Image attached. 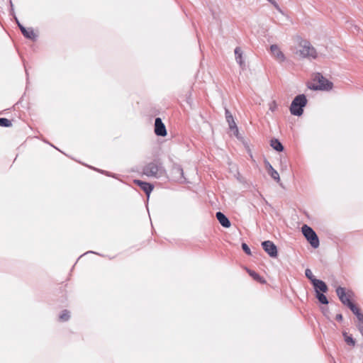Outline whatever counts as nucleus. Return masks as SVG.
Returning a JSON list of instances; mask_svg holds the SVG:
<instances>
[{"label":"nucleus","mask_w":363,"mask_h":363,"mask_svg":"<svg viewBox=\"0 0 363 363\" xmlns=\"http://www.w3.org/2000/svg\"><path fill=\"white\" fill-rule=\"evenodd\" d=\"M306 277L311 281V284H313V280H316L317 279L313 276L311 270L310 269H306L305 270Z\"/></svg>","instance_id":"obj_24"},{"label":"nucleus","mask_w":363,"mask_h":363,"mask_svg":"<svg viewBox=\"0 0 363 363\" xmlns=\"http://www.w3.org/2000/svg\"><path fill=\"white\" fill-rule=\"evenodd\" d=\"M15 20L18 24L19 29L21 30L22 34L25 38L33 40H34L36 38V35L34 33L33 28H29L27 29L26 28H25L23 25L20 23L16 17H15Z\"/></svg>","instance_id":"obj_11"},{"label":"nucleus","mask_w":363,"mask_h":363,"mask_svg":"<svg viewBox=\"0 0 363 363\" xmlns=\"http://www.w3.org/2000/svg\"><path fill=\"white\" fill-rule=\"evenodd\" d=\"M10 5H11V11L13 13V3L11 1H10Z\"/></svg>","instance_id":"obj_31"},{"label":"nucleus","mask_w":363,"mask_h":363,"mask_svg":"<svg viewBox=\"0 0 363 363\" xmlns=\"http://www.w3.org/2000/svg\"><path fill=\"white\" fill-rule=\"evenodd\" d=\"M225 118L228 123L229 128L230 130L233 131L234 135L238 137V128L234 121L233 116L230 111L225 108Z\"/></svg>","instance_id":"obj_10"},{"label":"nucleus","mask_w":363,"mask_h":363,"mask_svg":"<svg viewBox=\"0 0 363 363\" xmlns=\"http://www.w3.org/2000/svg\"><path fill=\"white\" fill-rule=\"evenodd\" d=\"M155 133L156 135L162 137H164L167 134L166 127L160 118H156L155 120Z\"/></svg>","instance_id":"obj_9"},{"label":"nucleus","mask_w":363,"mask_h":363,"mask_svg":"<svg viewBox=\"0 0 363 363\" xmlns=\"http://www.w3.org/2000/svg\"><path fill=\"white\" fill-rule=\"evenodd\" d=\"M249 274L256 281L260 283H265V280L258 273L252 270H248Z\"/></svg>","instance_id":"obj_20"},{"label":"nucleus","mask_w":363,"mask_h":363,"mask_svg":"<svg viewBox=\"0 0 363 363\" xmlns=\"http://www.w3.org/2000/svg\"><path fill=\"white\" fill-rule=\"evenodd\" d=\"M301 230L303 235L311 245L313 248H318L320 245L319 238L313 228L307 225H303L301 228Z\"/></svg>","instance_id":"obj_4"},{"label":"nucleus","mask_w":363,"mask_h":363,"mask_svg":"<svg viewBox=\"0 0 363 363\" xmlns=\"http://www.w3.org/2000/svg\"><path fill=\"white\" fill-rule=\"evenodd\" d=\"M269 1L274 6V8L277 11H279L280 13H283V11H282L281 9L279 6V4L276 2L275 0H271V1Z\"/></svg>","instance_id":"obj_28"},{"label":"nucleus","mask_w":363,"mask_h":363,"mask_svg":"<svg viewBox=\"0 0 363 363\" xmlns=\"http://www.w3.org/2000/svg\"><path fill=\"white\" fill-rule=\"evenodd\" d=\"M356 325L357 326L359 332L363 336V319H357Z\"/></svg>","instance_id":"obj_26"},{"label":"nucleus","mask_w":363,"mask_h":363,"mask_svg":"<svg viewBox=\"0 0 363 363\" xmlns=\"http://www.w3.org/2000/svg\"><path fill=\"white\" fill-rule=\"evenodd\" d=\"M300 50L297 52L302 57H311L312 58L316 57V51L313 47H312L309 42L303 41L300 43Z\"/></svg>","instance_id":"obj_5"},{"label":"nucleus","mask_w":363,"mask_h":363,"mask_svg":"<svg viewBox=\"0 0 363 363\" xmlns=\"http://www.w3.org/2000/svg\"><path fill=\"white\" fill-rule=\"evenodd\" d=\"M262 247L263 250L271 257H277L278 255V251L277 246L273 242L270 240H266L262 242Z\"/></svg>","instance_id":"obj_7"},{"label":"nucleus","mask_w":363,"mask_h":363,"mask_svg":"<svg viewBox=\"0 0 363 363\" xmlns=\"http://www.w3.org/2000/svg\"><path fill=\"white\" fill-rule=\"evenodd\" d=\"M270 145L274 150L278 152H282L284 150V146L278 139H272L270 141Z\"/></svg>","instance_id":"obj_18"},{"label":"nucleus","mask_w":363,"mask_h":363,"mask_svg":"<svg viewBox=\"0 0 363 363\" xmlns=\"http://www.w3.org/2000/svg\"><path fill=\"white\" fill-rule=\"evenodd\" d=\"M307 104V99L304 94L296 96L290 106V112L292 115L301 116L303 113V107Z\"/></svg>","instance_id":"obj_3"},{"label":"nucleus","mask_w":363,"mask_h":363,"mask_svg":"<svg viewBox=\"0 0 363 363\" xmlns=\"http://www.w3.org/2000/svg\"><path fill=\"white\" fill-rule=\"evenodd\" d=\"M335 318H342V314H340V313H337V314L335 315Z\"/></svg>","instance_id":"obj_32"},{"label":"nucleus","mask_w":363,"mask_h":363,"mask_svg":"<svg viewBox=\"0 0 363 363\" xmlns=\"http://www.w3.org/2000/svg\"><path fill=\"white\" fill-rule=\"evenodd\" d=\"M277 108V104L276 103L275 101H273L270 103L269 104V109L272 111H274Z\"/></svg>","instance_id":"obj_30"},{"label":"nucleus","mask_w":363,"mask_h":363,"mask_svg":"<svg viewBox=\"0 0 363 363\" xmlns=\"http://www.w3.org/2000/svg\"><path fill=\"white\" fill-rule=\"evenodd\" d=\"M313 83H308L307 86L311 90L329 91L333 89V84L320 73H316L313 79Z\"/></svg>","instance_id":"obj_1"},{"label":"nucleus","mask_w":363,"mask_h":363,"mask_svg":"<svg viewBox=\"0 0 363 363\" xmlns=\"http://www.w3.org/2000/svg\"><path fill=\"white\" fill-rule=\"evenodd\" d=\"M242 249L247 255H251V250L246 243H245V242L242 243Z\"/></svg>","instance_id":"obj_27"},{"label":"nucleus","mask_w":363,"mask_h":363,"mask_svg":"<svg viewBox=\"0 0 363 363\" xmlns=\"http://www.w3.org/2000/svg\"><path fill=\"white\" fill-rule=\"evenodd\" d=\"M347 307L352 312L357 316V318H363V314L361 313L360 309L353 303H350Z\"/></svg>","instance_id":"obj_19"},{"label":"nucleus","mask_w":363,"mask_h":363,"mask_svg":"<svg viewBox=\"0 0 363 363\" xmlns=\"http://www.w3.org/2000/svg\"><path fill=\"white\" fill-rule=\"evenodd\" d=\"M165 171L162 164L158 161H153L146 164L143 169V173L147 177L159 178L164 175Z\"/></svg>","instance_id":"obj_2"},{"label":"nucleus","mask_w":363,"mask_h":363,"mask_svg":"<svg viewBox=\"0 0 363 363\" xmlns=\"http://www.w3.org/2000/svg\"><path fill=\"white\" fill-rule=\"evenodd\" d=\"M216 217L223 227L229 228L230 226V221L222 212H217Z\"/></svg>","instance_id":"obj_16"},{"label":"nucleus","mask_w":363,"mask_h":363,"mask_svg":"<svg viewBox=\"0 0 363 363\" xmlns=\"http://www.w3.org/2000/svg\"><path fill=\"white\" fill-rule=\"evenodd\" d=\"M336 294L340 301L345 305L348 306L350 303H352L351 298L353 296L352 291H345V289L342 286H338L336 289Z\"/></svg>","instance_id":"obj_6"},{"label":"nucleus","mask_w":363,"mask_h":363,"mask_svg":"<svg viewBox=\"0 0 363 363\" xmlns=\"http://www.w3.org/2000/svg\"><path fill=\"white\" fill-rule=\"evenodd\" d=\"M347 28L351 30V31H359V27L356 25H354L352 22H347Z\"/></svg>","instance_id":"obj_25"},{"label":"nucleus","mask_w":363,"mask_h":363,"mask_svg":"<svg viewBox=\"0 0 363 363\" xmlns=\"http://www.w3.org/2000/svg\"><path fill=\"white\" fill-rule=\"evenodd\" d=\"M235 55L236 62L240 65V66L241 67H245V62L242 60V51L240 47L235 48Z\"/></svg>","instance_id":"obj_17"},{"label":"nucleus","mask_w":363,"mask_h":363,"mask_svg":"<svg viewBox=\"0 0 363 363\" xmlns=\"http://www.w3.org/2000/svg\"><path fill=\"white\" fill-rule=\"evenodd\" d=\"M270 50L273 56L276 58L279 62H284L285 60V56L284 53L281 51L278 45H272L270 46Z\"/></svg>","instance_id":"obj_14"},{"label":"nucleus","mask_w":363,"mask_h":363,"mask_svg":"<svg viewBox=\"0 0 363 363\" xmlns=\"http://www.w3.org/2000/svg\"><path fill=\"white\" fill-rule=\"evenodd\" d=\"M265 167L268 174L271 176V177L276 182H279L280 177L279 173L272 167V166L268 161H265Z\"/></svg>","instance_id":"obj_15"},{"label":"nucleus","mask_w":363,"mask_h":363,"mask_svg":"<svg viewBox=\"0 0 363 363\" xmlns=\"http://www.w3.org/2000/svg\"><path fill=\"white\" fill-rule=\"evenodd\" d=\"M12 125V123L10 120L6 118H0V126L2 127H11Z\"/></svg>","instance_id":"obj_23"},{"label":"nucleus","mask_w":363,"mask_h":363,"mask_svg":"<svg viewBox=\"0 0 363 363\" xmlns=\"http://www.w3.org/2000/svg\"><path fill=\"white\" fill-rule=\"evenodd\" d=\"M170 173L172 179L174 181L182 182L185 179L184 177V171L180 164H173Z\"/></svg>","instance_id":"obj_8"},{"label":"nucleus","mask_w":363,"mask_h":363,"mask_svg":"<svg viewBox=\"0 0 363 363\" xmlns=\"http://www.w3.org/2000/svg\"><path fill=\"white\" fill-rule=\"evenodd\" d=\"M134 183L137 184L140 189L145 193V194L149 196L152 191L153 190V185L150 183L143 182L141 180L135 179L134 180Z\"/></svg>","instance_id":"obj_12"},{"label":"nucleus","mask_w":363,"mask_h":363,"mask_svg":"<svg viewBox=\"0 0 363 363\" xmlns=\"http://www.w3.org/2000/svg\"><path fill=\"white\" fill-rule=\"evenodd\" d=\"M322 310H323V315H324L325 316H327L328 315H327V314H326V313L325 312L324 308H322Z\"/></svg>","instance_id":"obj_33"},{"label":"nucleus","mask_w":363,"mask_h":363,"mask_svg":"<svg viewBox=\"0 0 363 363\" xmlns=\"http://www.w3.org/2000/svg\"><path fill=\"white\" fill-rule=\"evenodd\" d=\"M69 317H70V312L67 310L62 311L61 314L59 316V318H69Z\"/></svg>","instance_id":"obj_29"},{"label":"nucleus","mask_w":363,"mask_h":363,"mask_svg":"<svg viewBox=\"0 0 363 363\" xmlns=\"http://www.w3.org/2000/svg\"><path fill=\"white\" fill-rule=\"evenodd\" d=\"M315 297L320 303L324 305H327L328 303V300L323 292L317 293L315 294Z\"/></svg>","instance_id":"obj_21"},{"label":"nucleus","mask_w":363,"mask_h":363,"mask_svg":"<svg viewBox=\"0 0 363 363\" xmlns=\"http://www.w3.org/2000/svg\"><path fill=\"white\" fill-rule=\"evenodd\" d=\"M343 335L345 337V341L347 342V345L354 346L355 341L351 336L348 335L347 333H343Z\"/></svg>","instance_id":"obj_22"},{"label":"nucleus","mask_w":363,"mask_h":363,"mask_svg":"<svg viewBox=\"0 0 363 363\" xmlns=\"http://www.w3.org/2000/svg\"><path fill=\"white\" fill-rule=\"evenodd\" d=\"M312 284L315 291V294L321 293V292L326 293L328 290V286L326 285V284L320 279H317L316 280H313Z\"/></svg>","instance_id":"obj_13"}]
</instances>
